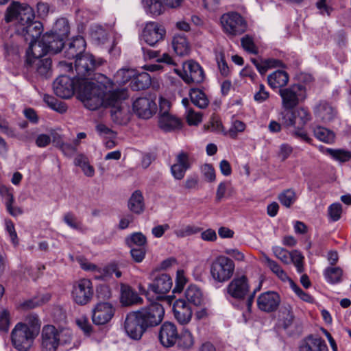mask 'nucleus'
<instances>
[{"instance_id":"obj_36","label":"nucleus","mask_w":351,"mask_h":351,"mask_svg":"<svg viewBox=\"0 0 351 351\" xmlns=\"http://www.w3.org/2000/svg\"><path fill=\"white\" fill-rule=\"evenodd\" d=\"M189 95L191 102L199 108L204 109L208 106L209 100L202 90L191 88Z\"/></svg>"},{"instance_id":"obj_42","label":"nucleus","mask_w":351,"mask_h":351,"mask_svg":"<svg viewBox=\"0 0 351 351\" xmlns=\"http://www.w3.org/2000/svg\"><path fill=\"white\" fill-rule=\"evenodd\" d=\"M280 317L282 319L285 328H287L293 324L294 315L290 304H285L282 306L280 311Z\"/></svg>"},{"instance_id":"obj_53","label":"nucleus","mask_w":351,"mask_h":351,"mask_svg":"<svg viewBox=\"0 0 351 351\" xmlns=\"http://www.w3.org/2000/svg\"><path fill=\"white\" fill-rule=\"evenodd\" d=\"M77 145L78 139H75L73 143H62L60 148L64 155L71 156L75 153Z\"/></svg>"},{"instance_id":"obj_48","label":"nucleus","mask_w":351,"mask_h":351,"mask_svg":"<svg viewBox=\"0 0 351 351\" xmlns=\"http://www.w3.org/2000/svg\"><path fill=\"white\" fill-rule=\"evenodd\" d=\"M303 259L304 256L297 250H294L290 254V263L292 262L295 265L299 273H302L304 271Z\"/></svg>"},{"instance_id":"obj_29","label":"nucleus","mask_w":351,"mask_h":351,"mask_svg":"<svg viewBox=\"0 0 351 351\" xmlns=\"http://www.w3.org/2000/svg\"><path fill=\"white\" fill-rule=\"evenodd\" d=\"M289 79L287 73L281 70H277L267 77L268 84L273 89L285 88Z\"/></svg>"},{"instance_id":"obj_61","label":"nucleus","mask_w":351,"mask_h":351,"mask_svg":"<svg viewBox=\"0 0 351 351\" xmlns=\"http://www.w3.org/2000/svg\"><path fill=\"white\" fill-rule=\"evenodd\" d=\"M186 120L189 125H197L202 121V114L195 112L193 109H188Z\"/></svg>"},{"instance_id":"obj_21","label":"nucleus","mask_w":351,"mask_h":351,"mask_svg":"<svg viewBox=\"0 0 351 351\" xmlns=\"http://www.w3.org/2000/svg\"><path fill=\"white\" fill-rule=\"evenodd\" d=\"M173 312L176 319L182 325L188 324L193 315L190 304L183 298L178 299L174 302Z\"/></svg>"},{"instance_id":"obj_17","label":"nucleus","mask_w":351,"mask_h":351,"mask_svg":"<svg viewBox=\"0 0 351 351\" xmlns=\"http://www.w3.org/2000/svg\"><path fill=\"white\" fill-rule=\"evenodd\" d=\"M178 337L177 327L174 324L166 322L160 326L158 338L163 346H173L177 342Z\"/></svg>"},{"instance_id":"obj_62","label":"nucleus","mask_w":351,"mask_h":351,"mask_svg":"<svg viewBox=\"0 0 351 351\" xmlns=\"http://www.w3.org/2000/svg\"><path fill=\"white\" fill-rule=\"evenodd\" d=\"M199 182L198 176L197 175H193L186 178L184 186L187 190H198Z\"/></svg>"},{"instance_id":"obj_44","label":"nucleus","mask_w":351,"mask_h":351,"mask_svg":"<svg viewBox=\"0 0 351 351\" xmlns=\"http://www.w3.org/2000/svg\"><path fill=\"white\" fill-rule=\"evenodd\" d=\"M342 270L339 267H328L324 271L328 282L332 284L338 283L341 280Z\"/></svg>"},{"instance_id":"obj_63","label":"nucleus","mask_w":351,"mask_h":351,"mask_svg":"<svg viewBox=\"0 0 351 351\" xmlns=\"http://www.w3.org/2000/svg\"><path fill=\"white\" fill-rule=\"evenodd\" d=\"M9 326V312L6 310H3L0 312V332H7Z\"/></svg>"},{"instance_id":"obj_40","label":"nucleus","mask_w":351,"mask_h":351,"mask_svg":"<svg viewBox=\"0 0 351 351\" xmlns=\"http://www.w3.org/2000/svg\"><path fill=\"white\" fill-rule=\"evenodd\" d=\"M125 242L130 247L147 246V238L141 232H134L125 239Z\"/></svg>"},{"instance_id":"obj_32","label":"nucleus","mask_w":351,"mask_h":351,"mask_svg":"<svg viewBox=\"0 0 351 351\" xmlns=\"http://www.w3.org/2000/svg\"><path fill=\"white\" fill-rule=\"evenodd\" d=\"M159 127L165 132H170L180 127V121L171 114L159 116Z\"/></svg>"},{"instance_id":"obj_41","label":"nucleus","mask_w":351,"mask_h":351,"mask_svg":"<svg viewBox=\"0 0 351 351\" xmlns=\"http://www.w3.org/2000/svg\"><path fill=\"white\" fill-rule=\"evenodd\" d=\"M178 346L183 350H189L194 345V337L191 332L187 330H184L178 339Z\"/></svg>"},{"instance_id":"obj_25","label":"nucleus","mask_w":351,"mask_h":351,"mask_svg":"<svg viewBox=\"0 0 351 351\" xmlns=\"http://www.w3.org/2000/svg\"><path fill=\"white\" fill-rule=\"evenodd\" d=\"M26 64L42 77H47L51 73V60L49 58L44 59L28 58L26 59Z\"/></svg>"},{"instance_id":"obj_12","label":"nucleus","mask_w":351,"mask_h":351,"mask_svg":"<svg viewBox=\"0 0 351 351\" xmlns=\"http://www.w3.org/2000/svg\"><path fill=\"white\" fill-rule=\"evenodd\" d=\"M165 27L156 22H149L145 25L142 32V39L149 45L154 46L162 40L165 36Z\"/></svg>"},{"instance_id":"obj_20","label":"nucleus","mask_w":351,"mask_h":351,"mask_svg":"<svg viewBox=\"0 0 351 351\" xmlns=\"http://www.w3.org/2000/svg\"><path fill=\"white\" fill-rule=\"evenodd\" d=\"M280 303V295L274 291L261 293L257 299V305L260 310L265 312L276 311Z\"/></svg>"},{"instance_id":"obj_1","label":"nucleus","mask_w":351,"mask_h":351,"mask_svg":"<svg viewBox=\"0 0 351 351\" xmlns=\"http://www.w3.org/2000/svg\"><path fill=\"white\" fill-rule=\"evenodd\" d=\"M102 63L101 59H96L90 53L82 54L75 60L79 83V96L84 106L90 110H95L101 106L112 107V114H117L121 110V101L128 98L127 90H111L104 84L98 82H90L85 78Z\"/></svg>"},{"instance_id":"obj_16","label":"nucleus","mask_w":351,"mask_h":351,"mask_svg":"<svg viewBox=\"0 0 351 351\" xmlns=\"http://www.w3.org/2000/svg\"><path fill=\"white\" fill-rule=\"evenodd\" d=\"M114 308L109 302H99L93 310L92 319L95 324L108 323L114 316Z\"/></svg>"},{"instance_id":"obj_35","label":"nucleus","mask_w":351,"mask_h":351,"mask_svg":"<svg viewBox=\"0 0 351 351\" xmlns=\"http://www.w3.org/2000/svg\"><path fill=\"white\" fill-rule=\"evenodd\" d=\"M151 76L146 72L134 75L131 81V88L134 90H144L151 85Z\"/></svg>"},{"instance_id":"obj_46","label":"nucleus","mask_w":351,"mask_h":351,"mask_svg":"<svg viewBox=\"0 0 351 351\" xmlns=\"http://www.w3.org/2000/svg\"><path fill=\"white\" fill-rule=\"evenodd\" d=\"M134 76V71L130 69H121L114 75L117 83L123 84L130 81Z\"/></svg>"},{"instance_id":"obj_4","label":"nucleus","mask_w":351,"mask_h":351,"mask_svg":"<svg viewBox=\"0 0 351 351\" xmlns=\"http://www.w3.org/2000/svg\"><path fill=\"white\" fill-rule=\"evenodd\" d=\"M285 111L293 110L306 99V87L299 83L278 90Z\"/></svg>"},{"instance_id":"obj_10","label":"nucleus","mask_w":351,"mask_h":351,"mask_svg":"<svg viewBox=\"0 0 351 351\" xmlns=\"http://www.w3.org/2000/svg\"><path fill=\"white\" fill-rule=\"evenodd\" d=\"M93 287L90 280L80 279L73 286L72 298L75 303L85 305L90 302L93 296Z\"/></svg>"},{"instance_id":"obj_38","label":"nucleus","mask_w":351,"mask_h":351,"mask_svg":"<svg viewBox=\"0 0 351 351\" xmlns=\"http://www.w3.org/2000/svg\"><path fill=\"white\" fill-rule=\"evenodd\" d=\"M147 13L152 16H159L164 11V3L161 0H142Z\"/></svg>"},{"instance_id":"obj_23","label":"nucleus","mask_w":351,"mask_h":351,"mask_svg":"<svg viewBox=\"0 0 351 351\" xmlns=\"http://www.w3.org/2000/svg\"><path fill=\"white\" fill-rule=\"evenodd\" d=\"M172 279L167 274H158L149 285V289L156 294L163 295L169 291L172 287Z\"/></svg>"},{"instance_id":"obj_43","label":"nucleus","mask_w":351,"mask_h":351,"mask_svg":"<svg viewBox=\"0 0 351 351\" xmlns=\"http://www.w3.org/2000/svg\"><path fill=\"white\" fill-rule=\"evenodd\" d=\"M278 198L282 205L289 208L296 201L297 197L294 190L289 189L280 193Z\"/></svg>"},{"instance_id":"obj_49","label":"nucleus","mask_w":351,"mask_h":351,"mask_svg":"<svg viewBox=\"0 0 351 351\" xmlns=\"http://www.w3.org/2000/svg\"><path fill=\"white\" fill-rule=\"evenodd\" d=\"M327 152L335 160H339L340 162L348 161L351 158L350 153L347 151H344L342 149H328Z\"/></svg>"},{"instance_id":"obj_57","label":"nucleus","mask_w":351,"mask_h":351,"mask_svg":"<svg viewBox=\"0 0 351 351\" xmlns=\"http://www.w3.org/2000/svg\"><path fill=\"white\" fill-rule=\"evenodd\" d=\"M14 202V197L12 193H8V198L5 201V206L7 210L8 213L16 217L19 215H21L22 213V210L20 208L16 206H13L12 203Z\"/></svg>"},{"instance_id":"obj_60","label":"nucleus","mask_w":351,"mask_h":351,"mask_svg":"<svg viewBox=\"0 0 351 351\" xmlns=\"http://www.w3.org/2000/svg\"><path fill=\"white\" fill-rule=\"evenodd\" d=\"M202 171L204 178L208 182H214L215 180V171L213 167L209 164H205L202 167Z\"/></svg>"},{"instance_id":"obj_6","label":"nucleus","mask_w":351,"mask_h":351,"mask_svg":"<svg viewBox=\"0 0 351 351\" xmlns=\"http://www.w3.org/2000/svg\"><path fill=\"white\" fill-rule=\"evenodd\" d=\"M37 333L27 324L18 323L11 334L13 346L19 351H27L32 346Z\"/></svg>"},{"instance_id":"obj_9","label":"nucleus","mask_w":351,"mask_h":351,"mask_svg":"<svg viewBox=\"0 0 351 351\" xmlns=\"http://www.w3.org/2000/svg\"><path fill=\"white\" fill-rule=\"evenodd\" d=\"M221 23L224 32L232 36L241 34L247 29L246 22L237 12H229L223 14L221 17Z\"/></svg>"},{"instance_id":"obj_27","label":"nucleus","mask_w":351,"mask_h":351,"mask_svg":"<svg viewBox=\"0 0 351 351\" xmlns=\"http://www.w3.org/2000/svg\"><path fill=\"white\" fill-rule=\"evenodd\" d=\"M86 47V42L82 36H77L73 38L68 45L64 51L65 56L68 59H77L84 51Z\"/></svg>"},{"instance_id":"obj_8","label":"nucleus","mask_w":351,"mask_h":351,"mask_svg":"<svg viewBox=\"0 0 351 351\" xmlns=\"http://www.w3.org/2000/svg\"><path fill=\"white\" fill-rule=\"evenodd\" d=\"M280 115L281 124L285 128L298 126V128H302L311 119V114L304 108L283 111Z\"/></svg>"},{"instance_id":"obj_56","label":"nucleus","mask_w":351,"mask_h":351,"mask_svg":"<svg viewBox=\"0 0 351 351\" xmlns=\"http://www.w3.org/2000/svg\"><path fill=\"white\" fill-rule=\"evenodd\" d=\"M130 254L132 259L136 263H141L145 258L146 247H130Z\"/></svg>"},{"instance_id":"obj_45","label":"nucleus","mask_w":351,"mask_h":351,"mask_svg":"<svg viewBox=\"0 0 351 351\" xmlns=\"http://www.w3.org/2000/svg\"><path fill=\"white\" fill-rule=\"evenodd\" d=\"M265 261L268 267L279 278L282 280L285 281L289 279L288 276L285 271L281 268V267L274 261L271 260L269 257L265 258Z\"/></svg>"},{"instance_id":"obj_54","label":"nucleus","mask_w":351,"mask_h":351,"mask_svg":"<svg viewBox=\"0 0 351 351\" xmlns=\"http://www.w3.org/2000/svg\"><path fill=\"white\" fill-rule=\"evenodd\" d=\"M92 38L98 44H103L108 39L106 31L101 27H97L91 34Z\"/></svg>"},{"instance_id":"obj_55","label":"nucleus","mask_w":351,"mask_h":351,"mask_svg":"<svg viewBox=\"0 0 351 351\" xmlns=\"http://www.w3.org/2000/svg\"><path fill=\"white\" fill-rule=\"evenodd\" d=\"M45 301L43 298L40 299L38 298H34L32 299H29L27 300L24 301L20 304V306L23 310H29L34 308L37 306H40L41 304H44Z\"/></svg>"},{"instance_id":"obj_52","label":"nucleus","mask_w":351,"mask_h":351,"mask_svg":"<svg viewBox=\"0 0 351 351\" xmlns=\"http://www.w3.org/2000/svg\"><path fill=\"white\" fill-rule=\"evenodd\" d=\"M293 148L290 145L282 143L279 146L277 156L281 161H285L291 156Z\"/></svg>"},{"instance_id":"obj_28","label":"nucleus","mask_w":351,"mask_h":351,"mask_svg":"<svg viewBox=\"0 0 351 351\" xmlns=\"http://www.w3.org/2000/svg\"><path fill=\"white\" fill-rule=\"evenodd\" d=\"M120 300L123 306H132L143 302V299L138 293L126 285H121Z\"/></svg>"},{"instance_id":"obj_51","label":"nucleus","mask_w":351,"mask_h":351,"mask_svg":"<svg viewBox=\"0 0 351 351\" xmlns=\"http://www.w3.org/2000/svg\"><path fill=\"white\" fill-rule=\"evenodd\" d=\"M342 208L339 203L332 204L328 209V216L332 221H338L341 215Z\"/></svg>"},{"instance_id":"obj_30","label":"nucleus","mask_w":351,"mask_h":351,"mask_svg":"<svg viewBox=\"0 0 351 351\" xmlns=\"http://www.w3.org/2000/svg\"><path fill=\"white\" fill-rule=\"evenodd\" d=\"M47 53H49L46 47V45L43 43V38L40 40L30 41L29 46L27 50V58H31V59L40 58Z\"/></svg>"},{"instance_id":"obj_7","label":"nucleus","mask_w":351,"mask_h":351,"mask_svg":"<svg viewBox=\"0 0 351 351\" xmlns=\"http://www.w3.org/2000/svg\"><path fill=\"white\" fill-rule=\"evenodd\" d=\"M135 312L146 329L159 325L165 315L163 306L158 302L151 303Z\"/></svg>"},{"instance_id":"obj_2","label":"nucleus","mask_w":351,"mask_h":351,"mask_svg":"<svg viewBox=\"0 0 351 351\" xmlns=\"http://www.w3.org/2000/svg\"><path fill=\"white\" fill-rule=\"evenodd\" d=\"M35 18L32 8L27 4L13 1L6 10L5 20L10 23L18 20L22 26L19 29L26 40L35 41L42 33L43 25L40 22L34 21Z\"/></svg>"},{"instance_id":"obj_33","label":"nucleus","mask_w":351,"mask_h":351,"mask_svg":"<svg viewBox=\"0 0 351 351\" xmlns=\"http://www.w3.org/2000/svg\"><path fill=\"white\" fill-rule=\"evenodd\" d=\"M184 296L188 304L195 306H200L203 302L202 291L196 285H192L189 286L185 291Z\"/></svg>"},{"instance_id":"obj_31","label":"nucleus","mask_w":351,"mask_h":351,"mask_svg":"<svg viewBox=\"0 0 351 351\" xmlns=\"http://www.w3.org/2000/svg\"><path fill=\"white\" fill-rule=\"evenodd\" d=\"M172 46L178 56H184L189 53V43L184 34L175 35L173 38Z\"/></svg>"},{"instance_id":"obj_13","label":"nucleus","mask_w":351,"mask_h":351,"mask_svg":"<svg viewBox=\"0 0 351 351\" xmlns=\"http://www.w3.org/2000/svg\"><path fill=\"white\" fill-rule=\"evenodd\" d=\"M77 84L76 86L73 79L67 75H60L53 82L54 93L62 99H69L73 96L76 88L79 90V83Z\"/></svg>"},{"instance_id":"obj_18","label":"nucleus","mask_w":351,"mask_h":351,"mask_svg":"<svg viewBox=\"0 0 351 351\" xmlns=\"http://www.w3.org/2000/svg\"><path fill=\"white\" fill-rule=\"evenodd\" d=\"M43 351H56L59 346L58 330L52 325L45 326L42 330Z\"/></svg>"},{"instance_id":"obj_22","label":"nucleus","mask_w":351,"mask_h":351,"mask_svg":"<svg viewBox=\"0 0 351 351\" xmlns=\"http://www.w3.org/2000/svg\"><path fill=\"white\" fill-rule=\"evenodd\" d=\"M156 109V103L151 99L140 97L133 103L134 112L141 118L149 119L155 112Z\"/></svg>"},{"instance_id":"obj_26","label":"nucleus","mask_w":351,"mask_h":351,"mask_svg":"<svg viewBox=\"0 0 351 351\" xmlns=\"http://www.w3.org/2000/svg\"><path fill=\"white\" fill-rule=\"evenodd\" d=\"M299 351H328V348L321 337L308 335L302 341Z\"/></svg>"},{"instance_id":"obj_59","label":"nucleus","mask_w":351,"mask_h":351,"mask_svg":"<svg viewBox=\"0 0 351 351\" xmlns=\"http://www.w3.org/2000/svg\"><path fill=\"white\" fill-rule=\"evenodd\" d=\"M329 0H318L316 3V7L322 15L330 16L333 11V8L328 4Z\"/></svg>"},{"instance_id":"obj_19","label":"nucleus","mask_w":351,"mask_h":351,"mask_svg":"<svg viewBox=\"0 0 351 351\" xmlns=\"http://www.w3.org/2000/svg\"><path fill=\"white\" fill-rule=\"evenodd\" d=\"M190 167L191 162L189 154L181 151L176 156L175 163L171 167V172L175 179L180 180L184 177L186 171Z\"/></svg>"},{"instance_id":"obj_64","label":"nucleus","mask_w":351,"mask_h":351,"mask_svg":"<svg viewBox=\"0 0 351 351\" xmlns=\"http://www.w3.org/2000/svg\"><path fill=\"white\" fill-rule=\"evenodd\" d=\"M77 325L86 335H90L92 331V326L86 317H80L76 320Z\"/></svg>"},{"instance_id":"obj_5","label":"nucleus","mask_w":351,"mask_h":351,"mask_svg":"<svg viewBox=\"0 0 351 351\" xmlns=\"http://www.w3.org/2000/svg\"><path fill=\"white\" fill-rule=\"evenodd\" d=\"M235 265L234 261L226 256H219L211 263L210 274L216 282L223 283L228 281L234 274Z\"/></svg>"},{"instance_id":"obj_47","label":"nucleus","mask_w":351,"mask_h":351,"mask_svg":"<svg viewBox=\"0 0 351 351\" xmlns=\"http://www.w3.org/2000/svg\"><path fill=\"white\" fill-rule=\"evenodd\" d=\"M202 228L194 225H187L182 228L176 230L174 234L178 238H183L200 232Z\"/></svg>"},{"instance_id":"obj_34","label":"nucleus","mask_w":351,"mask_h":351,"mask_svg":"<svg viewBox=\"0 0 351 351\" xmlns=\"http://www.w3.org/2000/svg\"><path fill=\"white\" fill-rule=\"evenodd\" d=\"M251 61L261 75L265 74L269 69L282 66V63L280 60L274 58H268L261 60V61L255 58H252Z\"/></svg>"},{"instance_id":"obj_14","label":"nucleus","mask_w":351,"mask_h":351,"mask_svg":"<svg viewBox=\"0 0 351 351\" xmlns=\"http://www.w3.org/2000/svg\"><path fill=\"white\" fill-rule=\"evenodd\" d=\"M141 322L139 317H138L135 311L127 315L124 323V329L128 336L131 339L134 340L140 339L146 330L145 327Z\"/></svg>"},{"instance_id":"obj_58","label":"nucleus","mask_w":351,"mask_h":351,"mask_svg":"<svg viewBox=\"0 0 351 351\" xmlns=\"http://www.w3.org/2000/svg\"><path fill=\"white\" fill-rule=\"evenodd\" d=\"M241 45L245 51L249 53L256 54L258 53L257 48L254 43L253 39L249 36H245L241 39Z\"/></svg>"},{"instance_id":"obj_15","label":"nucleus","mask_w":351,"mask_h":351,"mask_svg":"<svg viewBox=\"0 0 351 351\" xmlns=\"http://www.w3.org/2000/svg\"><path fill=\"white\" fill-rule=\"evenodd\" d=\"M225 290L230 297L234 299H243L249 292L247 277L243 275L233 278Z\"/></svg>"},{"instance_id":"obj_24","label":"nucleus","mask_w":351,"mask_h":351,"mask_svg":"<svg viewBox=\"0 0 351 351\" xmlns=\"http://www.w3.org/2000/svg\"><path fill=\"white\" fill-rule=\"evenodd\" d=\"M313 112L315 117L323 123L330 122L337 116L336 109L326 101H320L314 107Z\"/></svg>"},{"instance_id":"obj_37","label":"nucleus","mask_w":351,"mask_h":351,"mask_svg":"<svg viewBox=\"0 0 351 351\" xmlns=\"http://www.w3.org/2000/svg\"><path fill=\"white\" fill-rule=\"evenodd\" d=\"M144 207L143 195L139 191H136L132 193L129 199L128 208L132 212L140 214L143 211Z\"/></svg>"},{"instance_id":"obj_50","label":"nucleus","mask_w":351,"mask_h":351,"mask_svg":"<svg viewBox=\"0 0 351 351\" xmlns=\"http://www.w3.org/2000/svg\"><path fill=\"white\" fill-rule=\"evenodd\" d=\"M273 252L275 256L285 264L290 263V254L288 250L278 246L274 247Z\"/></svg>"},{"instance_id":"obj_11","label":"nucleus","mask_w":351,"mask_h":351,"mask_svg":"<svg viewBox=\"0 0 351 351\" xmlns=\"http://www.w3.org/2000/svg\"><path fill=\"white\" fill-rule=\"evenodd\" d=\"M180 76L186 84H199L205 79V73L200 64L190 60L183 64V71Z\"/></svg>"},{"instance_id":"obj_39","label":"nucleus","mask_w":351,"mask_h":351,"mask_svg":"<svg viewBox=\"0 0 351 351\" xmlns=\"http://www.w3.org/2000/svg\"><path fill=\"white\" fill-rule=\"evenodd\" d=\"M313 134L315 138L324 143L331 144L335 141L334 132L326 128L317 126L313 128Z\"/></svg>"},{"instance_id":"obj_3","label":"nucleus","mask_w":351,"mask_h":351,"mask_svg":"<svg viewBox=\"0 0 351 351\" xmlns=\"http://www.w3.org/2000/svg\"><path fill=\"white\" fill-rule=\"evenodd\" d=\"M69 33V25L65 19L57 21L54 31L47 32L43 36V43L49 53H57L60 52L64 44V39Z\"/></svg>"}]
</instances>
